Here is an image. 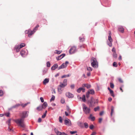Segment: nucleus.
<instances>
[{"label":"nucleus","instance_id":"nucleus-2","mask_svg":"<svg viewBox=\"0 0 135 135\" xmlns=\"http://www.w3.org/2000/svg\"><path fill=\"white\" fill-rule=\"evenodd\" d=\"M91 66L95 68H97L98 66V63L97 62V59L96 58L93 57L91 58Z\"/></svg>","mask_w":135,"mask_h":135},{"label":"nucleus","instance_id":"nucleus-54","mask_svg":"<svg viewBox=\"0 0 135 135\" xmlns=\"http://www.w3.org/2000/svg\"><path fill=\"white\" fill-rule=\"evenodd\" d=\"M11 120V119H9L7 121L6 123H10Z\"/></svg>","mask_w":135,"mask_h":135},{"label":"nucleus","instance_id":"nucleus-49","mask_svg":"<svg viewBox=\"0 0 135 135\" xmlns=\"http://www.w3.org/2000/svg\"><path fill=\"white\" fill-rule=\"evenodd\" d=\"M79 40L81 42L83 41L84 40V38H81L80 37Z\"/></svg>","mask_w":135,"mask_h":135},{"label":"nucleus","instance_id":"nucleus-1","mask_svg":"<svg viewBox=\"0 0 135 135\" xmlns=\"http://www.w3.org/2000/svg\"><path fill=\"white\" fill-rule=\"evenodd\" d=\"M14 121L18 126L22 128L25 127V125L24 122V119L23 118L18 119L14 120Z\"/></svg>","mask_w":135,"mask_h":135},{"label":"nucleus","instance_id":"nucleus-59","mask_svg":"<svg viewBox=\"0 0 135 135\" xmlns=\"http://www.w3.org/2000/svg\"><path fill=\"white\" fill-rule=\"evenodd\" d=\"M46 115V113L44 114L43 115H42V118H45V117Z\"/></svg>","mask_w":135,"mask_h":135},{"label":"nucleus","instance_id":"nucleus-19","mask_svg":"<svg viewBox=\"0 0 135 135\" xmlns=\"http://www.w3.org/2000/svg\"><path fill=\"white\" fill-rule=\"evenodd\" d=\"M58 65L57 64H54L51 68V69L54 70L58 68Z\"/></svg>","mask_w":135,"mask_h":135},{"label":"nucleus","instance_id":"nucleus-43","mask_svg":"<svg viewBox=\"0 0 135 135\" xmlns=\"http://www.w3.org/2000/svg\"><path fill=\"white\" fill-rule=\"evenodd\" d=\"M89 92H87L86 93V98H88L89 97Z\"/></svg>","mask_w":135,"mask_h":135},{"label":"nucleus","instance_id":"nucleus-32","mask_svg":"<svg viewBox=\"0 0 135 135\" xmlns=\"http://www.w3.org/2000/svg\"><path fill=\"white\" fill-rule=\"evenodd\" d=\"M55 51L56 52H55L56 53L58 54H59L62 52V51H58V50H55Z\"/></svg>","mask_w":135,"mask_h":135},{"label":"nucleus","instance_id":"nucleus-15","mask_svg":"<svg viewBox=\"0 0 135 135\" xmlns=\"http://www.w3.org/2000/svg\"><path fill=\"white\" fill-rule=\"evenodd\" d=\"M49 78H46L44 80L43 82V84L45 85L46 84L49 82Z\"/></svg>","mask_w":135,"mask_h":135},{"label":"nucleus","instance_id":"nucleus-31","mask_svg":"<svg viewBox=\"0 0 135 135\" xmlns=\"http://www.w3.org/2000/svg\"><path fill=\"white\" fill-rule=\"evenodd\" d=\"M37 109L38 110L40 111L42 110V108L41 106H40L37 108Z\"/></svg>","mask_w":135,"mask_h":135},{"label":"nucleus","instance_id":"nucleus-40","mask_svg":"<svg viewBox=\"0 0 135 135\" xmlns=\"http://www.w3.org/2000/svg\"><path fill=\"white\" fill-rule=\"evenodd\" d=\"M113 66L115 67H117V63L116 62H114L113 64Z\"/></svg>","mask_w":135,"mask_h":135},{"label":"nucleus","instance_id":"nucleus-47","mask_svg":"<svg viewBox=\"0 0 135 135\" xmlns=\"http://www.w3.org/2000/svg\"><path fill=\"white\" fill-rule=\"evenodd\" d=\"M28 104V103H26L25 104H21V105L22 107H25L26 106L27 104Z\"/></svg>","mask_w":135,"mask_h":135},{"label":"nucleus","instance_id":"nucleus-20","mask_svg":"<svg viewBox=\"0 0 135 135\" xmlns=\"http://www.w3.org/2000/svg\"><path fill=\"white\" fill-rule=\"evenodd\" d=\"M83 87H86L87 88L89 89L90 88L91 85L88 84H84L82 85Z\"/></svg>","mask_w":135,"mask_h":135},{"label":"nucleus","instance_id":"nucleus-27","mask_svg":"<svg viewBox=\"0 0 135 135\" xmlns=\"http://www.w3.org/2000/svg\"><path fill=\"white\" fill-rule=\"evenodd\" d=\"M110 94L113 97H115V95L114 94L113 91L112 90H111L109 91Z\"/></svg>","mask_w":135,"mask_h":135},{"label":"nucleus","instance_id":"nucleus-34","mask_svg":"<svg viewBox=\"0 0 135 135\" xmlns=\"http://www.w3.org/2000/svg\"><path fill=\"white\" fill-rule=\"evenodd\" d=\"M108 40L110 42L112 41L113 40L112 39V38L111 36H108Z\"/></svg>","mask_w":135,"mask_h":135},{"label":"nucleus","instance_id":"nucleus-53","mask_svg":"<svg viewBox=\"0 0 135 135\" xmlns=\"http://www.w3.org/2000/svg\"><path fill=\"white\" fill-rule=\"evenodd\" d=\"M112 50V52H114V53L115 52V48L114 47H113V48Z\"/></svg>","mask_w":135,"mask_h":135},{"label":"nucleus","instance_id":"nucleus-52","mask_svg":"<svg viewBox=\"0 0 135 135\" xmlns=\"http://www.w3.org/2000/svg\"><path fill=\"white\" fill-rule=\"evenodd\" d=\"M74 86H75V85H74V84L71 85L70 86V87H71V88L72 89H73L74 88Z\"/></svg>","mask_w":135,"mask_h":135},{"label":"nucleus","instance_id":"nucleus-33","mask_svg":"<svg viewBox=\"0 0 135 135\" xmlns=\"http://www.w3.org/2000/svg\"><path fill=\"white\" fill-rule=\"evenodd\" d=\"M67 80L66 79H64L63 81V83L65 84V85H67Z\"/></svg>","mask_w":135,"mask_h":135},{"label":"nucleus","instance_id":"nucleus-5","mask_svg":"<svg viewBox=\"0 0 135 135\" xmlns=\"http://www.w3.org/2000/svg\"><path fill=\"white\" fill-rule=\"evenodd\" d=\"M28 113L29 112L28 111L22 112L21 113L22 116L21 118L24 119L25 118L28 116Z\"/></svg>","mask_w":135,"mask_h":135},{"label":"nucleus","instance_id":"nucleus-9","mask_svg":"<svg viewBox=\"0 0 135 135\" xmlns=\"http://www.w3.org/2000/svg\"><path fill=\"white\" fill-rule=\"evenodd\" d=\"M65 124L68 126H70L71 125V123L70 120L68 119L65 120Z\"/></svg>","mask_w":135,"mask_h":135},{"label":"nucleus","instance_id":"nucleus-46","mask_svg":"<svg viewBox=\"0 0 135 135\" xmlns=\"http://www.w3.org/2000/svg\"><path fill=\"white\" fill-rule=\"evenodd\" d=\"M113 56L115 58H116L117 57V55L116 54V52L113 53Z\"/></svg>","mask_w":135,"mask_h":135},{"label":"nucleus","instance_id":"nucleus-58","mask_svg":"<svg viewBox=\"0 0 135 135\" xmlns=\"http://www.w3.org/2000/svg\"><path fill=\"white\" fill-rule=\"evenodd\" d=\"M77 132L76 131H70V133L72 134H73L74 133H76Z\"/></svg>","mask_w":135,"mask_h":135},{"label":"nucleus","instance_id":"nucleus-57","mask_svg":"<svg viewBox=\"0 0 135 135\" xmlns=\"http://www.w3.org/2000/svg\"><path fill=\"white\" fill-rule=\"evenodd\" d=\"M40 99L42 102H44V100L43 98L42 97H41L40 98Z\"/></svg>","mask_w":135,"mask_h":135},{"label":"nucleus","instance_id":"nucleus-8","mask_svg":"<svg viewBox=\"0 0 135 135\" xmlns=\"http://www.w3.org/2000/svg\"><path fill=\"white\" fill-rule=\"evenodd\" d=\"M96 101H97V100L94 99L92 98H91V100L90 102V106H94V105L96 103Z\"/></svg>","mask_w":135,"mask_h":135},{"label":"nucleus","instance_id":"nucleus-16","mask_svg":"<svg viewBox=\"0 0 135 135\" xmlns=\"http://www.w3.org/2000/svg\"><path fill=\"white\" fill-rule=\"evenodd\" d=\"M81 90L83 92H85V89L84 88L82 87L80 88L77 89V91L78 93H79Z\"/></svg>","mask_w":135,"mask_h":135},{"label":"nucleus","instance_id":"nucleus-63","mask_svg":"<svg viewBox=\"0 0 135 135\" xmlns=\"http://www.w3.org/2000/svg\"><path fill=\"white\" fill-rule=\"evenodd\" d=\"M103 113L104 112L103 111H102L100 112L99 114L101 116L103 115Z\"/></svg>","mask_w":135,"mask_h":135},{"label":"nucleus","instance_id":"nucleus-36","mask_svg":"<svg viewBox=\"0 0 135 135\" xmlns=\"http://www.w3.org/2000/svg\"><path fill=\"white\" fill-rule=\"evenodd\" d=\"M3 92L2 90H0V96L2 97L3 95Z\"/></svg>","mask_w":135,"mask_h":135},{"label":"nucleus","instance_id":"nucleus-21","mask_svg":"<svg viewBox=\"0 0 135 135\" xmlns=\"http://www.w3.org/2000/svg\"><path fill=\"white\" fill-rule=\"evenodd\" d=\"M88 92H89V93L90 94H91L92 95L94 94L95 93V92L94 90L93 89H90L89 90Z\"/></svg>","mask_w":135,"mask_h":135},{"label":"nucleus","instance_id":"nucleus-30","mask_svg":"<svg viewBox=\"0 0 135 135\" xmlns=\"http://www.w3.org/2000/svg\"><path fill=\"white\" fill-rule=\"evenodd\" d=\"M112 41H111V42H108L107 41V43L108 45L110 47H111L112 46Z\"/></svg>","mask_w":135,"mask_h":135},{"label":"nucleus","instance_id":"nucleus-62","mask_svg":"<svg viewBox=\"0 0 135 135\" xmlns=\"http://www.w3.org/2000/svg\"><path fill=\"white\" fill-rule=\"evenodd\" d=\"M29 29L28 30H26L25 31V34H27V33H28V34L29 33Z\"/></svg>","mask_w":135,"mask_h":135},{"label":"nucleus","instance_id":"nucleus-39","mask_svg":"<svg viewBox=\"0 0 135 135\" xmlns=\"http://www.w3.org/2000/svg\"><path fill=\"white\" fill-rule=\"evenodd\" d=\"M4 115L7 117H9V116L10 113L9 112L5 113Z\"/></svg>","mask_w":135,"mask_h":135},{"label":"nucleus","instance_id":"nucleus-56","mask_svg":"<svg viewBox=\"0 0 135 135\" xmlns=\"http://www.w3.org/2000/svg\"><path fill=\"white\" fill-rule=\"evenodd\" d=\"M102 118H100L99 119V123H100L102 120Z\"/></svg>","mask_w":135,"mask_h":135},{"label":"nucleus","instance_id":"nucleus-29","mask_svg":"<svg viewBox=\"0 0 135 135\" xmlns=\"http://www.w3.org/2000/svg\"><path fill=\"white\" fill-rule=\"evenodd\" d=\"M81 99H82V100L83 102H85V95H83Z\"/></svg>","mask_w":135,"mask_h":135},{"label":"nucleus","instance_id":"nucleus-12","mask_svg":"<svg viewBox=\"0 0 135 135\" xmlns=\"http://www.w3.org/2000/svg\"><path fill=\"white\" fill-rule=\"evenodd\" d=\"M20 105L19 104H16V105L13 106L9 108V110H11L13 108H17V107H19Z\"/></svg>","mask_w":135,"mask_h":135},{"label":"nucleus","instance_id":"nucleus-55","mask_svg":"<svg viewBox=\"0 0 135 135\" xmlns=\"http://www.w3.org/2000/svg\"><path fill=\"white\" fill-rule=\"evenodd\" d=\"M42 120V119L41 118H39L38 120V122L39 123H40L41 122Z\"/></svg>","mask_w":135,"mask_h":135},{"label":"nucleus","instance_id":"nucleus-37","mask_svg":"<svg viewBox=\"0 0 135 135\" xmlns=\"http://www.w3.org/2000/svg\"><path fill=\"white\" fill-rule=\"evenodd\" d=\"M85 126V127L87 128L88 127V123H85L84 124Z\"/></svg>","mask_w":135,"mask_h":135},{"label":"nucleus","instance_id":"nucleus-61","mask_svg":"<svg viewBox=\"0 0 135 135\" xmlns=\"http://www.w3.org/2000/svg\"><path fill=\"white\" fill-rule=\"evenodd\" d=\"M119 81L121 83H123V80L121 79V78H119Z\"/></svg>","mask_w":135,"mask_h":135},{"label":"nucleus","instance_id":"nucleus-64","mask_svg":"<svg viewBox=\"0 0 135 135\" xmlns=\"http://www.w3.org/2000/svg\"><path fill=\"white\" fill-rule=\"evenodd\" d=\"M39 26L38 25H37L35 27V29L36 30H37V28L39 27Z\"/></svg>","mask_w":135,"mask_h":135},{"label":"nucleus","instance_id":"nucleus-38","mask_svg":"<svg viewBox=\"0 0 135 135\" xmlns=\"http://www.w3.org/2000/svg\"><path fill=\"white\" fill-rule=\"evenodd\" d=\"M99 106H98L94 108V110L95 111H96L98 110H99Z\"/></svg>","mask_w":135,"mask_h":135},{"label":"nucleus","instance_id":"nucleus-17","mask_svg":"<svg viewBox=\"0 0 135 135\" xmlns=\"http://www.w3.org/2000/svg\"><path fill=\"white\" fill-rule=\"evenodd\" d=\"M29 33L28 34V36L29 37H31V36L34 33V32L33 31H31V30L29 29Z\"/></svg>","mask_w":135,"mask_h":135},{"label":"nucleus","instance_id":"nucleus-18","mask_svg":"<svg viewBox=\"0 0 135 135\" xmlns=\"http://www.w3.org/2000/svg\"><path fill=\"white\" fill-rule=\"evenodd\" d=\"M47 106V103L46 102H44L43 104L41 105L42 109L46 108Z\"/></svg>","mask_w":135,"mask_h":135},{"label":"nucleus","instance_id":"nucleus-24","mask_svg":"<svg viewBox=\"0 0 135 135\" xmlns=\"http://www.w3.org/2000/svg\"><path fill=\"white\" fill-rule=\"evenodd\" d=\"M89 118L90 119L91 121H94L95 119V117H94L92 116L91 114L90 115Z\"/></svg>","mask_w":135,"mask_h":135},{"label":"nucleus","instance_id":"nucleus-13","mask_svg":"<svg viewBox=\"0 0 135 135\" xmlns=\"http://www.w3.org/2000/svg\"><path fill=\"white\" fill-rule=\"evenodd\" d=\"M65 55V54H62L59 56H58L57 57H56V59L57 60H60L62 58L64 57Z\"/></svg>","mask_w":135,"mask_h":135},{"label":"nucleus","instance_id":"nucleus-42","mask_svg":"<svg viewBox=\"0 0 135 135\" xmlns=\"http://www.w3.org/2000/svg\"><path fill=\"white\" fill-rule=\"evenodd\" d=\"M55 97L54 95H52V96L51 98L50 99V101H52V100H54L55 99Z\"/></svg>","mask_w":135,"mask_h":135},{"label":"nucleus","instance_id":"nucleus-11","mask_svg":"<svg viewBox=\"0 0 135 135\" xmlns=\"http://www.w3.org/2000/svg\"><path fill=\"white\" fill-rule=\"evenodd\" d=\"M20 49L19 45H15L14 48V50H15L17 52H19Z\"/></svg>","mask_w":135,"mask_h":135},{"label":"nucleus","instance_id":"nucleus-3","mask_svg":"<svg viewBox=\"0 0 135 135\" xmlns=\"http://www.w3.org/2000/svg\"><path fill=\"white\" fill-rule=\"evenodd\" d=\"M83 109L84 112L85 114H88L90 113V109L87 107L85 104H83Z\"/></svg>","mask_w":135,"mask_h":135},{"label":"nucleus","instance_id":"nucleus-26","mask_svg":"<svg viewBox=\"0 0 135 135\" xmlns=\"http://www.w3.org/2000/svg\"><path fill=\"white\" fill-rule=\"evenodd\" d=\"M25 44L23 43H22L20 45H19V46L20 49L24 47L25 46Z\"/></svg>","mask_w":135,"mask_h":135},{"label":"nucleus","instance_id":"nucleus-14","mask_svg":"<svg viewBox=\"0 0 135 135\" xmlns=\"http://www.w3.org/2000/svg\"><path fill=\"white\" fill-rule=\"evenodd\" d=\"M119 31L120 32L122 33H123L124 32V28L122 26H119L118 27Z\"/></svg>","mask_w":135,"mask_h":135},{"label":"nucleus","instance_id":"nucleus-23","mask_svg":"<svg viewBox=\"0 0 135 135\" xmlns=\"http://www.w3.org/2000/svg\"><path fill=\"white\" fill-rule=\"evenodd\" d=\"M71 75L70 74H68V75H63L61 76L62 78H66L67 77H68L70 76Z\"/></svg>","mask_w":135,"mask_h":135},{"label":"nucleus","instance_id":"nucleus-35","mask_svg":"<svg viewBox=\"0 0 135 135\" xmlns=\"http://www.w3.org/2000/svg\"><path fill=\"white\" fill-rule=\"evenodd\" d=\"M61 102L62 104H64L65 102V100L64 98H62L61 100Z\"/></svg>","mask_w":135,"mask_h":135},{"label":"nucleus","instance_id":"nucleus-6","mask_svg":"<svg viewBox=\"0 0 135 135\" xmlns=\"http://www.w3.org/2000/svg\"><path fill=\"white\" fill-rule=\"evenodd\" d=\"M68 64L69 62L68 61H65V63H63L58 68V69L59 70L66 68L67 66V65Z\"/></svg>","mask_w":135,"mask_h":135},{"label":"nucleus","instance_id":"nucleus-48","mask_svg":"<svg viewBox=\"0 0 135 135\" xmlns=\"http://www.w3.org/2000/svg\"><path fill=\"white\" fill-rule=\"evenodd\" d=\"M59 120L60 122L61 123H62V118L61 117H59Z\"/></svg>","mask_w":135,"mask_h":135},{"label":"nucleus","instance_id":"nucleus-4","mask_svg":"<svg viewBox=\"0 0 135 135\" xmlns=\"http://www.w3.org/2000/svg\"><path fill=\"white\" fill-rule=\"evenodd\" d=\"M20 53L22 57H25L28 54V51L26 50H22Z\"/></svg>","mask_w":135,"mask_h":135},{"label":"nucleus","instance_id":"nucleus-50","mask_svg":"<svg viewBox=\"0 0 135 135\" xmlns=\"http://www.w3.org/2000/svg\"><path fill=\"white\" fill-rule=\"evenodd\" d=\"M94 126L92 124V125H90V126H89V128H90L91 129H92L93 128H94Z\"/></svg>","mask_w":135,"mask_h":135},{"label":"nucleus","instance_id":"nucleus-60","mask_svg":"<svg viewBox=\"0 0 135 135\" xmlns=\"http://www.w3.org/2000/svg\"><path fill=\"white\" fill-rule=\"evenodd\" d=\"M54 130L56 133L59 131L56 128H54Z\"/></svg>","mask_w":135,"mask_h":135},{"label":"nucleus","instance_id":"nucleus-44","mask_svg":"<svg viewBox=\"0 0 135 135\" xmlns=\"http://www.w3.org/2000/svg\"><path fill=\"white\" fill-rule=\"evenodd\" d=\"M47 66V67H50V64L49 62H47L46 63Z\"/></svg>","mask_w":135,"mask_h":135},{"label":"nucleus","instance_id":"nucleus-22","mask_svg":"<svg viewBox=\"0 0 135 135\" xmlns=\"http://www.w3.org/2000/svg\"><path fill=\"white\" fill-rule=\"evenodd\" d=\"M66 85L62 83H60V84L59 85V87L61 88H64L65 87Z\"/></svg>","mask_w":135,"mask_h":135},{"label":"nucleus","instance_id":"nucleus-45","mask_svg":"<svg viewBox=\"0 0 135 135\" xmlns=\"http://www.w3.org/2000/svg\"><path fill=\"white\" fill-rule=\"evenodd\" d=\"M87 70L89 71H91L92 70V69L90 67H88L87 68Z\"/></svg>","mask_w":135,"mask_h":135},{"label":"nucleus","instance_id":"nucleus-41","mask_svg":"<svg viewBox=\"0 0 135 135\" xmlns=\"http://www.w3.org/2000/svg\"><path fill=\"white\" fill-rule=\"evenodd\" d=\"M110 87L112 88H113L114 87V85L113 84L111 83H110Z\"/></svg>","mask_w":135,"mask_h":135},{"label":"nucleus","instance_id":"nucleus-10","mask_svg":"<svg viewBox=\"0 0 135 135\" xmlns=\"http://www.w3.org/2000/svg\"><path fill=\"white\" fill-rule=\"evenodd\" d=\"M66 96L69 98H72L74 97L73 95L69 92H68L66 93Z\"/></svg>","mask_w":135,"mask_h":135},{"label":"nucleus","instance_id":"nucleus-7","mask_svg":"<svg viewBox=\"0 0 135 135\" xmlns=\"http://www.w3.org/2000/svg\"><path fill=\"white\" fill-rule=\"evenodd\" d=\"M77 51L76 48V46H74L72 47L69 51V53L70 54H72Z\"/></svg>","mask_w":135,"mask_h":135},{"label":"nucleus","instance_id":"nucleus-51","mask_svg":"<svg viewBox=\"0 0 135 135\" xmlns=\"http://www.w3.org/2000/svg\"><path fill=\"white\" fill-rule=\"evenodd\" d=\"M56 133L57 134V135H61L62 134L61 132H59V131Z\"/></svg>","mask_w":135,"mask_h":135},{"label":"nucleus","instance_id":"nucleus-28","mask_svg":"<svg viewBox=\"0 0 135 135\" xmlns=\"http://www.w3.org/2000/svg\"><path fill=\"white\" fill-rule=\"evenodd\" d=\"M61 88V87H59V86L58 88V91L59 93H60V94L61 93V92L62 91V90Z\"/></svg>","mask_w":135,"mask_h":135},{"label":"nucleus","instance_id":"nucleus-25","mask_svg":"<svg viewBox=\"0 0 135 135\" xmlns=\"http://www.w3.org/2000/svg\"><path fill=\"white\" fill-rule=\"evenodd\" d=\"M114 107L113 106L111 107V115L112 116V114L113 113H114Z\"/></svg>","mask_w":135,"mask_h":135}]
</instances>
